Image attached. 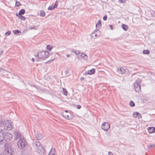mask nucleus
Returning <instances> with one entry per match:
<instances>
[{"label": "nucleus", "mask_w": 155, "mask_h": 155, "mask_svg": "<svg viewBox=\"0 0 155 155\" xmlns=\"http://www.w3.org/2000/svg\"><path fill=\"white\" fill-rule=\"evenodd\" d=\"M33 147L36 152L39 153L40 155H45L46 151L40 142L37 141L32 144Z\"/></svg>", "instance_id": "obj_1"}, {"label": "nucleus", "mask_w": 155, "mask_h": 155, "mask_svg": "<svg viewBox=\"0 0 155 155\" xmlns=\"http://www.w3.org/2000/svg\"><path fill=\"white\" fill-rule=\"evenodd\" d=\"M49 53L47 51H42L37 53V56L38 58L44 60L48 57Z\"/></svg>", "instance_id": "obj_2"}, {"label": "nucleus", "mask_w": 155, "mask_h": 155, "mask_svg": "<svg viewBox=\"0 0 155 155\" xmlns=\"http://www.w3.org/2000/svg\"><path fill=\"white\" fill-rule=\"evenodd\" d=\"M12 123L10 120L5 121L3 123V127L4 129L8 130H11L12 127Z\"/></svg>", "instance_id": "obj_3"}, {"label": "nucleus", "mask_w": 155, "mask_h": 155, "mask_svg": "<svg viewBox=\"0 0 155 155\" xmlns=\"http://www.w3.org/2000/svg\"><path fill=\"white\" fill-rule=\"evenodd\" d=\"M13 153L14 151L11 147L8 145H5L3 152L4 155H13Z\"/></svg>", "instance_id": "obj_4"}, {"label": "nucleus", "mask_w": 155, "mask_h": 155, "mask_svg": "<svg viewBox=\"0 0 155 155\" xmlns=\"http://www.w3.org/2000/svg\"><path fill=\"white\" fill-rule=\"evenodd\" d=\"M27 144V143L24 138L20 139L17 142V145L18 147L21 149L24 148Z\"/></svg>", "instance_id": "obj_5"}, {"label": "nucleus", "mask_w": 155, "mask_h": 155, "mask_svg": "<svg viewBox=\"0 0 155 155\" xmlns=\"http://www.w3.org/2000/svg\"><path fill=\"white\" fill-rule=\"evenodd\" d=\"M141 83L140 80L138 78L134 83V87L136 91L139 92L140 91V84Z\"/></svg>", "instance_id": "obj_6"}, {"label": "nucleus", "mask_w": 155, "mask_h": 155, "mask_svg": "<svg viewBox=\"0 0 155 155\" xmlns=\"http://www.w3.org/2000/svg\"><path fill=\"white\" fill-rule=\"evenodd\" d=\"M4 139L7 142L11 141L13 135L8 132H4Z\"/></svg>", "instance_id": "obj_7"}, {"label": "nucleus", "mask_w": 155, "mask_h": 155, "mask_svg": "<svg viewBox=\"0 0 155 155\" xmlns=\"http://www.w3.org/2000/svg\"><path fill=\"white\" fill-rule=\"evenodd\" d=\"M110 128V124L107 122H105L101 125V128L104 131H107Z\"/></svg>", "instance_id": "obj_8"}, {"label": "nucleus", "mask_w": 155, "mask_h": 155, "mask_svg": "<svg viewBox=\"0 0 155 155\" xmlns=\"http://www.w3.org/2000/svg\"><path fill=\"white\" fill-rule=\"evenodd\" d=\"M62 114L64 117L68 120H70L73 117L72 114L70 112L63 113Z\"/></svg>", "instance_id": "obj_9"}, {"label": "nucleus", "mask_w": 155, "mask_h": 155, "mask_svg": "<svg viewBox=\"0 0 155 155\" xmlns=\"http://www.w3.org/2000/svg\"><path fill=\"white\" fill-rule=\"evenodd\" d=\"M14 137L16 139H22L24 138L23 137L21 134L18 131L14 132Z\"/></svg>", "instance_id": "obj_10"}, {"label": "nucleus", "mask_w": 155, "mask_h": 155, "mask_svg": "<svg viewBox=\"0 0 155 155\" xmlns=\"http://www.w3.org/2000/svg\"><path fill=\"white\" fill-rule=\"evenodd\" d=\"M4 140V130L0 129V144L2 143Z\"/></svg>", "instance_id": "obj_11"}, {"label": "nucleus", "mask_w": 155, "mask_h": 155, "mask_svg": "<svg viewBox=\"0 0 155 155\" xmlns=\"http://www.w3.org/2000/svg\"><path fill=\"white\" fill-rule=\"evenodd\" d=\"M95 72V70L94 68H92L90 70L88 71L85 72L84 74L85 75L89 74L91 75L93 74Z\"/></svg>", "instance_id": "obj_12"}, {"label": "nucleus", "mask_w": 155, "mask_h": 155, "mask_svg": "<svg viewBox=\"0 0 155 155\" xmlns=\"http://www.w3.org/2000/svg\"><path fill=\"white\" fill-rule=\"evenodd\" d=\"M58 5V2L56 1L55 2V4L53 5H51L48 7V9L50 10H53L57 7Z\"/></svg>", "instance_id": "obj_13"}, {"label": "nucleus", "mask_w": 155, "mask_h": 155, "mask_svg": "<svg viewBox=\"0 0 155 155\" xmlns=\"http://www.w3.org/2000/svg\"><path fill=\"white\" fill-rule=\"evenodd\" d=\"M57 152L56 150L54 148H52L48 154V155H56Z\"/></svg>", "instance_id": "obj_14"}, {"label": "nucleus", "mask_w": 155, "mask_h": 155, "mask_svg": "<svg viewBox=\"0 0 155 155\" xmlns=\"http://www.w3.org/2000/svg\"><path fill=\"white\" fill-rule=\"evenodd\" d=\"M125 70L123 68H117V72L118 74H123L125 72Z\"/></svg>", "instance_id": "obj_15"}, {"label": "nucleus", "mask_w": 155, "mask_h": 155, "mask_svg": "<svg viewBox=\"0 0 155 155\" xmlns=\"http://www.w3.org/2000/svg\"><path fill=\"white\" fill-rule=\"evenodd\" d=\"M148 132L150 134H152L155 132V127H149L147 128Z\"/></svg>", "instance_id": "obj_16"}, {"label": "nucleus", "mask_w": 155, "mask_h": 155, "mask_svg": "<svg viewBox=\"0 0 155 155\" xmlns=\"http://www.w3.org/2000/svg\"><path fill=\"white\" fill-rule=\"evenodd\" d=\"M35 137L38 140H40L43 137V136L41 134L38 133L35 134Z\"/></svg>", "instance_id": "obj_17"}, {"label": "nucleus", "mask_w": 155, "mask_h": 155, "mask_svg": "<svg viewBox=\"0 0 155 155\" xmlns=\"http://www.w3.org/2000/svg\"><path fill=\"white\" fill-rule=\"evenodd\" d=\"M16 16L20 19L21 20L25 21V18L22 16L21 15H18V14L16 13Z\"/></svg>", "instance_id": "obj_18"}, {"label": "nucleus", "mask_w": 155, "mask_h": 155, "mask_svg": "<svg viewBox=\"0 0 155 155\" xmlns=\"http://www.w3.org/2000/svg\"><path fill=\"white\" fill-rule=\"evenodd\" d=\"M101 26V21L100 20H99L96 25V27L97 28H99Z\"/></svg>", "instance_id": "obj_19"}, {"label": "nucleus", "mask_w": 155, "mask_h": 155, "mask_svg": "<svg viewBox=\"0 0 155 155\" xmlns=\"http://www.w3.org/2000/svg\"><path fill=\"white\" fill-rule=\"evenodd\" d=\"M133 116L135 118H136L138 116H140V117H141L140 114L138 112H134L133 113Z\"/></svg>", "instance_id": "obj_20"}, {"label": "nucleus", "mask_w": 155, "mask_h": 155, "mask_svg": "<svg viewBox=\"0 0 155 155\" xmlns=\"http://www.w3.org/2000/svg\"><path fill=\"white\" fill-rule=\"evenodd\" d=\"M91 34V37L94 38V39L96 38L97 37H99L98 35L95 33V31L92 32Z\"/></svg>", "instance_id": "obj_21"}, {"label": "nucleus", "mask_w": 155, "mask_h": 155, "mask_svg": "<svg viewBox=\"0 0 155 155\" xmlns=\"http://www.w3.org/2000/svg\"><path fill=\"white\" fill-rule=\"evenodd\" d=\"M122 28L124 31H127L128 27L127 25L123 24L122 25Z\"/></svg>", "instance_id": "obj_22"}, {"label": "nucleus", "mask_w": 155, "mask_h": 155, "mask_svg": "<svg viewBox=\"0 0 155 155\" xmlns=\"http://www.w3.org/2000/svg\"><path fill=\"white\" fill-rule=\"evenodd\" d=\"M13 32L15 35H20L21 34V32L18 30H15L13 31Z\"/></svg>", "instance_id": "obj_23"}, {"label": "nucleus", "mask_w": 155, "mask_h": 155, "mask_svg": "<svg viewBox=\"0 0 155 155\" xmlns=\"http://www.w3.org/2000/svg\"><path fill=\"white\" fill-rule=\"evenodd\" d=\"M25 11L24 9H21L19 12V14H18V15H23L25 14Z\"/></svg>", "instance_id": "obj_24"}, {"label": "nucleus", "mask_w": 155, "mask_h": 155, "mask_svg": "<svg viewBox=\"0 0 155 155\" xmlns=\"http://www.w3.org/2000/svg\"><path fill=\"white\" fill-rule=\"evenodd\" d=\"M80 56L83 58L84 60H86L87 58V56L86 54H81L80 55Z\"/></svg>", "instance_id": "obj_25"}, {"label": "nucleus", "mask_w": 155, "mask_h": 155, "mask_svg": "<svg viewBox=\"0 0 155 155\" xmlns=\"http://www.w3.org/2000/svg\"><path fill=\"white\" fill-rule=\"evenodd\" d=\"M40 13V16L41 17H44L45 15V13L43 10H41Z\"/></svg>", "instance_id": "obj_26"}, {"label": "nucleus", "mask_w": 155, "mask_h": 155, "mask_svg": "<svg viewBox=\"0 0 155 155\" xmlns=\"http://www.w3.org/2000/svg\"><path fill=\"white\" fill-rule=\"evenodd\" d=\"M150 51L149 50H144L143 51V53L144 54H148L150 53Z\"/></svg>", "instance_id": "obj_27"}, {"label": "nucleus", "mask_w": 155, "mask_h": 155, "mask_svg": "<svg viewBox=\"0 0 155 155\" xmlns=\"http://www.w3.org/2000/svg\"><path fill=\"white\" fill-rule=\"evenodd\" d=\"M52 48L53 47L50 45H48L47 46V49L50 51L51 50Z\"/></svg>", "instance_id": "obj_28"}, {"label": "nucleus", "mask_w": 155, "mask_h": 155, "mask_svg": "<svg viewBox=\"0 0 155 155\" xmlns=\"http://www.w3.org/2000/svg\"><path fill=\"white\" fill-rule=\"evenodd\" d=\"M94 31H95V33H96L99 36L101 35V31L98 30H95Z\"/></svg>", "instance_id": "obj_29"}, {"label": "nucleus", "mask_w": 155, "mask_h": 155, "mask_svg": "<svg viewBox=\"0 0 155 155\" xmlns=\"http://www.w3.org/2000/svg\"><path fill=\"white\" fill-rule=\"evenodd\" d=\"M130 105L131 107H133L135 106V104L134 102L132 101H130Z\"/></svg>", "instance_id": "obj_30"}, {"label": "nucleus", "mask_w": 155, "mask_h": 155, "mask_svg": "<svg viewBox=\"0 0 155 155\" xmlns=\"http://www.w3.org/2000/svg\"><path fill=\"white\" fill-rule=\"evenodd\" d=\"M63 94L65 95H67V91L64 88H63Z\"/></svg>", "instance_id": "obj_31"}, {"label": "nucleus", "mask_w": 155, "mask_h": 155, "mask_svg": "<svg viewBox=\"0 0 155 155\" xmlns=\"http://www.w3.org/2000/svg\"><path fill=\"white\" fill-rule=\"evenodd\" d=\"M155 146V144H150V145H149V146H148V148L149 149H152V148H153Z\"/></svg>", "instance_id": "obj_32"}, {"label": "nucleus", "mask_w": 155, "mask_h": 155, "mask_svg": "<svg viewBox=\"0 0 155 155\" xmlns=\"http://www.w3.org/2000/svg\"><path fill=\"white\" fill-rule=\"evenodd\" d=\"M11 33V32L10 31H8L7 32H6L5 33V35L6 36H8L10 35Z\"/></svg>", "instance_id": "obj_33"}, {"label": "nucleus", "mask_w": 155, "mask_h": 155, "mask_svg": "<svg viewBox=\"0 0 155 155\" xmlns=\"http://www.w3.org/2000/svg\"><path fill=\"white\" fill-rule=\"evenodd\" d=\"M126 0H119L118 2H120V3H123L126 2Z\"/></svg>", "instance_id": "obj_34"}, {"label": "nucleus", "mask_w": 155, "mask_h": 155, "mask_svg": "<svg viewBox=\"0 0 155 155\" xmlns=\"http://www.w3.org/2000/svg\"><path fill=\"white\" fill-rule=\"evenodd\" d=\"M107 18V15H105L103 17V19L104 21L106 20Z\"/></svg>", "instance_id": "obj_35"}, {"label": "nucleus", "mask_w": 155, "mask_h": 155, "mask_svg": "<svg viewBox=\"0 0 155 155\" xmlns=\"http://www.w3.org/2000/svg\"><path fill=\"white\" fill-rule=\"evenodd\" d=\"M19 5H20V3H19V2H17V1H16V2H15V5H16L17 6H19Z\"/></svg>", "instance_id": "obj_36"}, {"label": "nucleus", "mask_w": 155, "mask_h": 155, "mask_svg": "<svg viewBox=\"0 0 155 155\" xmlns=\"http://www.w3.org/2000/svg\"><path fill=\"white\" fill-rule=\"evenodd\" d=\"M70 51L73 53L75 54V52H76V50L74 49H71L70 50Z\"/></svg>", "instance_id": "obj_37"}, {"label": "nucleus", "mask_w": 155, "mask_h": 155, "mask_svg": "<svg viewBox=\"0 0 155 155\" xmlns=\"http://www.w3.org/2000/svg\"><path fill=\"white\" fill-rule=\"evenodd\" d=\"M76 55L79 54H80L79 51L76 50V52L75 53Z\"/></svg>", "instance_id": "obj_38"}, {"label": "nucleus", "mask_w": 155, "mask_h": 155, "mask_svg": "<svg viewBox=\"0 0 155 155\" xmlns=\"http://www.w3.org/2000/svg\"><path fill=\"white\" fill-rule=\"evenodd\" d=\"M35 28V26H30V27H29V29H34Z\"/></svg>", "instance_id": "obj_39"}, {"label": "nucleus", "mask_w": 155, "mask_h": 155, "mask_svg": "<svg viewBox=\"0 0 155 155\" xmlns=\"http://www.w3.org/2000/svg\"><path fill=\"white\" fill-rule=\"evenodd\" d=\"M81 105H78L77 106V108L78 109H80L81 108Z\"/></svg>", "instance_id": "obj_40"}, {"label": "nucleus", "mask_w": 155, "mask_h": 155, "mask_svg": "<svg viewBox=\"0 0 155 155\" xmlns=\"http://www.w3.org/2000/svg\"><path fill=\"white\" fill-rule=\"evenodd\" d=\"M108 155H113L112 153L110 152H109L108 153Z\"/></svg>", "instance_id": "obj_41"}, {"label": "nucleus", "mask_w": 155, "mask_h": 155, "mask_svg": "<svg viewBox=\"0 0 155 155\" xmlns=\"http://www.w3.org/2000/svg\"><path fill=\"white\" fill-rule=\"evenodd\" d=\"M3 53V51H0V55H2V54Z\"/></svg>", "instance_id": "obj_42"}, {"label": "nucleus", "mask_w": 155, "mask_h": 155, "mask_svg": "<svg viewBox=\"0 0 155 155\" xmlns=\"http://www.w3.org/2000/svg\"><path fill=\"white\" fill-rule=\"evenodd\" d=\"M109 26L110 27L111 29V30L113 29V26H112V25H109Z\"/></svg>", "instance_id": "obj_43"}, {"label": "nucleus", "mask_w": 155, "mask_h": 155, "mask_svg": "<svg viewBox=\"0 0 155 155\" xmlns=\"http://www.w3.org/2000/svg\"><path fill=\"white\" fill-rule=\"evenodd\" d=\"M84 78L82 77H81V78H80V80H81V81H82L84 80Z\"/></svg>", "instance_id": "obj_44"}, {"label": "nucleus", "mask_w": 155, "mask_h": 155, "mask_svg": "<svg viewBox=\"0 0 155 155\" xmlns=\"http://www.w3.org/2000/svg\"><path fill=\"white\" fill-rule=\"evenodd\" d=\"M2 124V121L0 120V126H1Z\"/></svg>", "instance_id": "obj_45"}, {"label": "nucleus", "mask_w": 155, "mask_h": 155, "mask_svg": "<svg viewBox=\"0 0 155 155\" xmlns=\"http://www.w3.org/2000/svg\"><path fill=\"white\" fill-rule=\"evenodd\" d=\"M31 61L33 62H34L35 61V59L33 58H31Z\"/></svg>", "instance_id": "obj_46"}, {"label": "nucleus", "mask_w": 155, "mask_h": 155, "mask_svg": "<svg viewBox=\"0 0 155 155\" xmlns=\"http://www.w3.org/2000/svg\"><path fill=\"white\" fill-rule=\"evenodd\" d=\"M69 112L67 110H65V112H64L63 113H69Z\"/></svg>", "instance_id": "obj_47"}, {"label": "nucleus", "mask_w": 155, "mask_h": 155, "mask_svg": "<svg viewBox=\"0 0 155 155\" xmlns=\"http://www.w3.org/2000/svg\"><path fill=\"white\" fill-rule=\"evenodd\" d=\"M70 55H69V54H67V57H70Z\"/></svg>", "instance_id": "obj_48"}, {"label": "nucleus", "mask_w": 155, "mask_h": 155, "mask_svg": "<svg viewBox=\"0 0 155 155\" xmlns=\"http://www.w3.org/2000/svg\"><path fill=\"white\" fill-rule=\"evenodd\" d=\"M1 69H2L1 68H0V71H1Z\"/></svg>", "instance_id": "obj_49"}]
</instances>
